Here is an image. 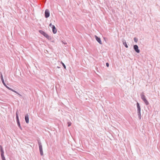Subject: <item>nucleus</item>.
Segmentation results:
<instances>
[{"instance_id":"1","label":"nucleus","mask_w":160,"mask_h":160,"mask_svg":"<svg viewBox=\"0 0 160 160\" xmlns=\"http://www.w3.org/2000/svg\"><path fill=\"white\" fill-rule=\"evenodd\" d=\"M137 113L139 119H141V108L138 102H137Z\"/></svg>"},{"instance_id":"2","label":"nucleus","mask_w":160,"mask_h":160,"mask_svg":"<svg viewBox=\"0 0 160 160\" xmlns=\"http://www.w3.org/2000/svg\"><path fill=\"white\" fill-rule=\"evenodd\" d=\"M18 113L19 112L17 110L16 112V121L18 127H19L20 129L22 130V128L20 125V123L18 117Z\"/></svg>"},{"instance_id":"3","label":"nucleus","mask_w":160,"mask_h":160,"mask_svg":"<svg viewBox=\"0 0 160 160\" xmlns=\"http://www.w3.org/2000/svg\"><path fill=\"white\" fill-rule=\"evenodd\" d=\"M38 142L39 145L40 154L42 156L43 155V152L42 151V143L40 140H38Z\"/></svg>"},{"instance_id":"4","label":"nucleus","mask_w":160,"mask_h":160,"mask_svg":"<svg viewBox=\"0 0 160 160\" xmlns=\"http://www.w3.org/2000/svg\"><path fill=\"white\" fill-rule=\"evenodd\" d=\"M7 88H8V89H9V90H10L15 93H17V94H18L20 96V97H22V95L20 94L19 93H18L16 91L12 89L11 88H10L9 87H8L6 84V85H4Z\"/></svg>"},{"instance_id":"5","label":"nucleus","mask_w":160,"mask_h":160,"mask_svg":"<svg viewBox=\"0 0 160 160\" xmlns=\"http://www.w3.org/2000/svg\"><path fill=\"white\" fill-rule=\"evenodd\" d=\"M50 16V12L49 10L47 9L45 12V17L46 18H48Z\"/></svg>"},{"instance_id":"6","label":"nucleus","mask_w":160,"mask_h":160,"mask_svg":"<svg viewBox=\"0 0 160 160\" xmlns=\"http://www.w3.org/2000/svg\"><path fill=\"white\" fill-rule=\"evenodd\" d=\"M133 49L136 52L138 53L140 52V50L138 49V47L137 45H135L133 46Z\"/></svg>"},{"instance_id":"7","label":"nucleus","mask_w":160,"mask_h":160,"mask_svg":"<svg viewBox=\"0 0 160 160\" xmlns=\"http://www.w3.org/2000/svg\"><path fill=\"white\" fill-rule=\"evenodd\" d=\"M95 38L96 40L100 44H102V43L101 39L100 38L98 37L96 35L95 36Z\"/></svg>"},{"instance_id":"8","label":"nucleus","mask_w":160,"mask_h":160,"mask_svg":"<svg viewBox=\"0 0 160 160\" xmlns=\"http://www.w3.org/2000/svg\"><path fill=\"white\" fill-rule=\"evenodd\" d=\"M25 119L26 122L27 123H29V115L28 114H26L25 116Z\"/></svg>"},{"instance_id":"9","label":"nucleus","mask_w":160,"mask_h":160,"mask_svg":"<svg viewBox=\"0 0 160 160\" xmlns=\"http://www.w3.org/2000/svg\"><path fill=\"white\" fill-rule=\"evenodd\" d=\"M52 32L54 34L56 33L57 32V30L54 26H52Z\"/></svg>"},{"instance_id":"10","label":"nucleus","mask_w":160,"mask_h":160,"mask_svg":"<svg viewBox=\"0 0 160 160\" xmlns=\"http://www.w3.org/2000/svg\"><path fill=\"white\" fill-rule=\"evenodd\" d=\"M0 74H1V78L2 82L4 85H6V84L4 82V79H3L2 75V74L1 72H0Z\"/></svg>"},{"instance_id":"11","label":"nucleus","mask_w":160,"mask_h":160,"mask_svg":"<svg viewBox=\"0 0 160 160\" xmlns=\"http://www.w3.org/2000/svg\"><path fill=\"white\" fill-rule=\"evenodd\" d=\"M0 151L1 152V156H4V152L3 151V150L2 147V146L1 145H0Z\"/></svg>"},{"instance_id":"12","label":"nucleus","mask_w":160,"mask_h":160,"mask_svg":"<svg viewBox=\"0 0 160 160\" xmlns=\"http://www.w3.org/2000/svg\"><path fill=\"white\" fill-rule=\"evenodd\" d=\"M141 98V99L143 100L146 98V97L144 95V93L142 92L140 94Z\"/></svg>"},{"instance_id":"13","label":"nucleus","mask_w":160,"mask_h":160,"mask_svg":"<svg viewBox=\"0 0 160 160\" xmlns=\"http://www.w3.org/2000/svg\"><path fill=\"white\" fill-rule=\"evenodd\" d=\"M122 42H123V44L124 45V46H125V47L126 48H128V46L127 44V43L126 42V41L125 40H123L122 41Z\"/></svg>"},{"instance_id":"14","label":"nucleus","mask_w":160,"mask_h":160,"mask_svg":"<svg viewBox=\"0 0 160 160\" xmlns=\"http://www.w3.org/2000/svg\"><path fill=\"white\" fill-rule=\"evenodd\" d=\"M145 103L146 105H148L149 104V103L146 98L143 100Z\"/></svg>"},{"instance_id":"15","label":"nucleus","mask_w":160,"mask_h":160,"mask_svg":"<svg viewBox=\"0 0 160 160\" xmlns=\"http://www.w3.org/2000/svg\"><path fill=\"white\" fill-rule=\"evenodd\" d=\"M39 32L41 34H42L43 36H44L45 34L46 33L44 31H42V30H39Z\"/></svg>"},{"instance_id":"16","label":"nucleus","mask_w":160,"mask_h":160,"mask_svg":"<svg viewBox=\"0 0 160 160\" xmlns=\"http://www.w3.org/2000/svg\"><path fill=\"white\" fill-rule=\"evenodd\" d=\"M61 63L62 64L64 68V69H66V66L64 64L63 62H61Z\"/></svg>"},{"instance_id":"17","label":"nucleus","mask_w":160,"mask_h":160,"mask_svg":"<svg viewBox=\"0 0 160 160\" xmlns=\"http://www.w3.org/2000/svg\"><path fill=\"white\" fill-rule=\"evenodd\" d=\"M47 38L48 40H51L52 39V38L51 36H49Z\"/></svg>"},{"instance_id":"18","label":"nucleus","mask_w":160,"mask_h":160,"mask_svg":"<svg viewBox=\"0 0 160 160\" xmlns=\"http://www.w3.org/2000/svg\"><path fill=\"white\" fill-rule=\"evenodd\" d=\"M134 41L136 42H137L138 41V39L137 38H136V37H135L134 38Z\"/></svg>"},{"instance_id":"19","label":"nucleus","mask_w":160,"mask_h":160,"mask_svg":"<svg viewBox=\"0 0 160 160\" xmlns=\"http://www.w3.org/2000/svg\"><path fill=\"white\" fill-rule=\"evenodd\" d=\"M44 36L47 38L49 36V35L47 33H46Z\"/></svg>"},{"instance_id":"20","label":"nucleus","mask_w":160,"mask_h":160,"mask_svg":"<svg viewBox=\"0 0 160 160\" xmlns=\"http://www.w3.org/2000/svg\"><path fill=\"white\" fill-rule=\"evenodd\" d=\"M1 158L2 160H6L4 156H2Z\"/></svg>"},{"instance_id":"21","label":"nucleus","mask_w":160,"mask_h":160,"mask_svg":"<svg viewBox=\"0 0 160 160\" xmlns=\"http://www.w3.org/2000/svg\"><path fill=\"white\" fill-rule=\"evenodd\" d=\"M68 126L70 127L71 125V122H68Z\"/></svg>"},{"instance_id":"22","label":"nucleus","mask_w":160,"mask_h":160,"mask_svg":"<svg viewBox=\"0 0 160 160\" xmlns=\"http://www.w3.org/2000/svg\"><path fill=\"white\" fill-rule=\"evenodd\" d=\"M54 26V25H52V24L51 23H50L49 24V26L51 27V28H52V26Z\"/></svg>"},{"instance_id":"23","label":"nucleus","mask_w":160,"mask_h":160,"mask_svg":"<svg viewBox=\"0 0 160 160\" xmlns=\"http://www.w3.org/2000/svg\"><path fill=\"white\" fill-rule=\"evenodd\" d=\"M106 66H107V67H109V63H108V62H107V63H106Z\"/></svg>"},{"instance_id":"24","label":"nucleus","mask_w":160,"mask_h":160,"mask_svg":"<svg viewBox=\"0 0 160 160\" xmlns=\"http://www.w3.org/2000/svg\"><path fill=\"white\" fill-rule=\"evenodd\" d=\"M52 42H54V41H53V40L52 41Z\"/></svg>"},{"instance_id":"25","label":"nucleus","mask_w":160,"mask_h":160,"mask_svg":"<svg viewBox=\"0 0 160 160\" xmlns=\"http://www.w3.org/2000/svg\"><path fill=\"white\" fill-rule=\"evenodd\" d=\"M57 68H60V67H59L58 66V67H57Z\"/></svg>"},{"instance_id":"26","label":"nucleus","mask_w":160,"mask_h":160,"mask_svg":"<svg viewBox=\"0 0 160 160\" xmlns=\"http://www.w3.org/2000/svg\"><path fill=\"white\" fill-rule=\"evenodd\" d=\"M64 44H67V43H64Z\"/></svg>"}]
</instances>
